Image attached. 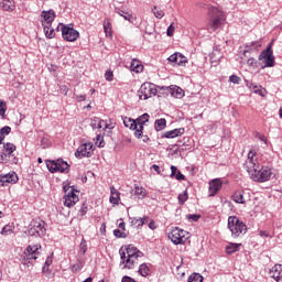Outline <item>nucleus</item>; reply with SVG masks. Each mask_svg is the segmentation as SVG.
<instances>
[{"label":"nucleus","mask_w":282,"mask_h":282,"mask_svg":"<svg viewBox=\"0 0 282 282\" xmlns=\"http://www.w3.org/2000/svg\"><path fill=\"white\" fill-rule=\"evenodd\" d=\"M247 173H249L253 182L263 184V182H270L272 177V170L268 166H260L259 161H257V152L253 150L249 151L248 158L243 164Z\"/></svg>","instance_id":"nucleus-1"},{"label":"nucleus","mask_w":282,"mask_h":282,"mask_svg":"<svg viewBox=\"0 0 282 282\" xmlns=\"http://www.w3.org/2000/svg\"><path fill=\"white\" fill-rule=\"evenodd\" d=\"M119 254L121 259L120 265H123V270H133L138 265V259L144 257V253L133 247V245H129L124 249L121 248Z\"/></svg>","instance_id":"nucleus-2"},{"label":"nucleus","mask_w":282,"mask_h":282,"mask_svg":"<svg viewBox=\"0 0 282 282\" xmlns=\"http://www.w3.org/2000/svg\"><path fill=\"white\" fill-rule=\"evenodd\" d=\"M203 8L207 10V14L209 17V21L207 23L206 30L208 32H217V30L224 28V24L226 23V13L219 8L212 7L210 4H205Z\"/></svg>","instance_id":"nucleus-3"},{"label":"nucleus","mask_w":282,"mask_h":282,"mask_svg":"<svg viewBox=\"0 0 282 282\" xmlns=\"http://www.w3.org/2000/svg\"><path fill=\"white\" fill-rule=\"evenodd\" d=\"M228 228L231 232V237L237 238L248 232V226L241 221L237 216H229Z\"/></svg>","instance_id":"nucleus-4"},{"label":"nucleus","mask_w":282,"mask_h":282,"mask_svg":"<svg viewBox=\"0 0 282 282\" xmlns=\"http://www.w3.org/2000/svg\"><path fill=\"white\" fill-rule=\"evenodd\" d=\"M39 250H41V246L39 245L28 246L23 252L22 264L26 265V268H32V260H36L39 254H41Z\"/></svg>","instance_id":"nucleus-5"},{"label":"nucleus","mask_w":282,"mask_h":282,"mask_svg":"<svg viewBox=\"0 0 282 282\" xmlns=\"http://www.w3.org/2000/svg\"><path fill=\"white\" fill-rule=\"evenodd\" d=\"M167 237L169 239H171L174 246H180L186 243V240L191 237V234H188V231L186 230L175 227L174 229H172Z\"/></svg>","instance_id":"nucleus-6"},{"label":"nucleus","mask_w":282,"mask_h":282,"mask_svg":"<svg viewBox=\"0 0 282 282\" xmlns=\"http://www.w3.org/2000/svg\"><path fill=\"white\" fill-rule=\"evenodd\" d=\"M46 167L50 173H69V164H67L63 159H58L56 161L47 160Z\"/></svg>","instance_id":"nucleus-7"},{"label":"nucleus","mask_w":282,"mask_h":282,"mask_svg":"<svg viewBox=\"0 0 282 282\" xmlns=\"http://www.w3.org/2000/svg\"><path fill=\"white\" fill-rule=\"evenodd\" d=\"M58 30H61L64 41H68L69 43H74V41H77L78 36H80V33L75 30L74 26L59 23L57 26V32Z\"/></svg>","instance_id":"nucleus-8"},{"label":"nucleus","mask_w":282,"mask_h":282,"mask_svg":"<svg viewBox=\"0 0 282 282\" xmlns=\"http://www.w3.org/2000/svg\"><path fill=\"white\" fill-rule=\"evenodd\" d=\"M158 94V88L154 84L143 83L138 90V96L140 100H149V98H153Z\"/></svg>","instance_id":"nucleus-9"},{"label":"nucleus","mask_w":282,"mask_h":282,"mask_svg":"<svg viewBox=\"0 0 282 282\" xmlns=\"http://www.w3.org/2000/svg\"><path fill=\"white\" fill-rule=\"evenodd\" d=\"M45 221L43 220H32L29 226V235L31 237H45Z\"/></svg>","instance_id":"nucleus-10"},{"label":"nucleus","mask_w":282,"mask_h":282,"mask_svg":"<svg viewBox=\"0 0 282 282\" xmlns=\"http://www.w3.org/2000/svg\"><path fill=\"white\" fill-rule=\"evenodd\" d=\"M259 61H263L264 67H274V54L272 53V42L259 55Z\"/></svg>","instance_id":"nucleus-11"},{"label":"nucleus","mask_w":282,"mask_h":282,"mask_svg":"<svg viewBox=\"0 0 282 282\" xmlns=\"http://www.w3.org/2000/svg\"><path fill=\"white\" fill-rule=\"evenodd\" d=\"M65 195H64V206L67 208H72V206H76L78 203V195L74 192V188H67L64 186Z\"/></svg>","instance_id":"nucleus-12"},{"label":"nucleus","mask_w":282,"mask_h":282,"mask_svg":"<svg viewBox=\"0 0 282 282\" xmlns=\"http://www.w3.org/2000/svg\"><path fill=\"white\" fill-rule=\"evenodd\" d=\"M149 118H150L149 113H143L142 116H140L139 118L135 119L137 130L134 131V135L139 140H140V138H142V133L144 131V124H147V122H149Z\"/></svg>","instance_id":"nucleus-13"},{"label":"nucleus","mask_w":282,"mask_h":282,"mask_svg":"<svg viewBox=\"0 0 282 282\" xmlns=\"http://www.w3.org/2000/svg\"><path fill=\"white\" fill-rule=\"evenodd\" d=\"M94 143H83L75 152L76 158H91Z\"/></svg>","instance_id":"nucleus-14"},{"label":"nucleus","mask_w":282,"mask_h":282,"mask_svg":"<svg viewBox=\"0 0 282 282\" xmlns=\"http://www.w3.org/2000/svg\"><path fill=\"white\" fill-rule=\"evenodd\" d=\"M209 187H208V196L215 197L217 193L221 191V186H224V182L221 178H214L209 181Z\"/></svg>","instance_id":"nucleus-15"},{"label":"nucleus","mask_w":282,"mask_h":282,"mask_svg":"<svg viewBox=\"0 0 282 282\" xmlns=\"http://www.w3.org/2000/svg\"><path fill=\"white\" fill-rule=\"evenodd\" d=\"M19 176L12 172L9 174L0 175V186H8L9 184H17Z\"/></svg>","instance_id":"nucleus-16"},{"label":"nucleus","mask_w":282,"mask_h":282,"mask_svg":"<svg viewBox=\"0 0 282 282\" xmlns=\"http://www.w3.org/2000/svg\"><path fill=\"white\" fill-rule=\"evenodd\" d=\"M42 25L45 28V25H52L54 23V19H56V12L54 10L48 11H42Z\"/></svg>","instance_id":"nucleus-17"},{"label":"nucleus","mask_w":282,"mask_h":282,"mask_svg":"<svg viewBox=\"0 0 282 282\" xmlns=\"http://www.w3.org/2000/svg\"><path fill=\"white\" fill-rule=\"evenodd\" d=\"M271 279L276 282H282V265L275 264L269 272Z\"/></svg>","instance_id":"nucleus-18"},{"label":"nucleus","mask_w":282,"mask_h":282,"mask_svg":"<svg viewBox=\"0 0 282 282\" xmlns=\"http://www.w3.org/2000/svg\"><path fill=\"white\" fill-rule=\"evenodd\" d=\"M90 127H91V129H109V124L107 123V121H105L98 117H94L91 119Z\"/></svg>","instance_id":"nucleus-19"},{"label":"nucleus","mask_w":282,"mask_h":282,"mask_svg":"<svg viewBox=\"0 0 282 282\" xmlns=\"http://www.w3.org/2000/svg\"><path fill=\"white\" fill-rule=\"evenodd\" d=\"M261 45H262L261 40L247 44L246 50L243 51V56H248V53L253 51L259 52V48L261 47Z\"/></svg>","instance_id":"nucleus-20"},{"label":"nucleus","mask_w":282,"mask_h":282,"mask_svg":"<svg viewBox=\"0 0 282 282\" xmlns=\"http://www.w3.org/2000/svg\"><path fill=\"white\" fill-rule=\"evenodd\" d=\"M173 98H184V90L178 86L166 87Z\"/></svg>","instance_id":"nucleus-21"},{"label":"nucleus","mask_w":282,"mask_h":282,"mask_svg":"<svg viewBox=\"0 0 282 282\" xmlns=\"http://www.w3.org/2000/svg\"><path fill=\"white\" fill-rule=\"evenodd\" d=\"M0 8L6 10V12H13L15 8L14 0H0Z\"/></svg>","instance_id":"nucleus-22"},{"label":"nucleus","mask_w":282,"mask_h":282,"mask_svg":"<svg viewBox=\"0 0 282 282\" xmlns=\"http://www.w3.org/2000/svg\"><path fill=\"white\" fill-rule=\"evenodd\" d=\"M180 135H184V128L174 129L171 131H166L164 133V138H167V139L177 138Z\"/></svg>","instance_id":"nucleus-23"},{"label":"nucleus","mask_w":282,"mask_h":282,"mask_svg":"<svg viewBox=\"0 0 282 282\" xmlns=\"http://www.w3.org/2000/svg\"><path fill=\"white\" fill-rule=\"evenodd\" d=\"M111 195H110V204H119L120 203V192L116 189L115 187L110 188Z\"/></svg>","instance_id":"nucleus-24"},{"label":"nucleus","mask_w":282,"mask_h":282,"mask_svg":"<svg viewBox=\"0 0 282 282\" xmlns=\"http://www.w3.org/2000/svg\"><path fill=\"white\" fill-rule=\"evenodd\" d=\"M130 67L132 72H135V74H140V72H143L144 69V66L138 59H132Z\"/></svg>","instance_id":"nucleus-25"},{"label":"nucleus","mask_w":282,"mask_h":282,"mask_svg":"<svg viewBox=\"0 0 282 282\" xmlns=\"http://www.w3.org/2000/svg\"><path fill=\"white\" fill-rule=\"evenodd\" d=\"M131 195H137L138 197H147V189L144 187L134 185V188L131 191Z\"/></svg>","instance_id":"nucleus-26"},{"label":"nucleus","mask_w":282,"mask_h":282,"mask_svg":"<svg viewBox=\"0 0 282 282\" xmlns=\"http://www.w3.org/2000/svg\"><path fill=\"white\" fill-rule=\"evenodd\" d=\"M123 124L128 129H132L133 131H138V124H137L135 120H133L131 118H127V117L123 118Z\"/></svg>","instance_id":"nucleus-27"},{"label":"nucleus","mask_w":282,"mask_h":282,"mask_svg":"<svg viewBox=\"0 0 282 282\" xmlns=\"http://www.w3.org/2000/svg\"><path fill=\"white\" fill-rule=\"evenodd\" d=\"M239 248H241V243L230 242L226 247V252H227V254H235V252H239Z\"/></svg>","instance_id":"nucleus-28"},{"label":"nucleus","mask_w":282,"mask_h":282,"mask_svg":"<svg viewBox=\"0 0 282 282\" xmlns=\"http://www.w3.org/2000/svg\"><path fill=\"white\" fill-rule=\"evenodd\" d=\"M154 129L155 131H164V129H166V119L162 118V119L155 120Z\"/></svg>","instance_id":"nucleus-29"},{"label":"nucleus","mask_w":282,"mask_h":282,"mask_svg":"<svg viewBox=\"0 0 282 282\" xmlns=\"http://www.w3.org/2000/svg\"><path fill=\"white\" fill-rule=\"evenodd\" d=\"M3 149L6 151L3 153H7V155L10 158V155L17 151V145H14V143L8 142L3 144Z\"/></svg>","instance_id":"nucleus-30"},{"label":"nucleus","mask_w":282,"mask_h":282,"mask_svg":"<svg viewBox=\"0 0 282 282\" xmlns=\"http://www.w3.org/2000/svg\"><path fill=\"white\" fill-rule=\"evenodd\" d=\"M232 199L236 204H246V198H243V192L241 191L235 192Z\"/></svg>","instance_id":"nucleus-31"},{"label":"nucleus","mask_w":282,"mask_h":282,"mask_svg":"<svg viewBox=\"0 0 282 282\" xmlns=\"http://www.w3.org/2000/svg\"><path fill=\"white\" fill-rule=\"evenodd\" d=\"M116 13L119 14V17H122L126 21H131L133 19V14L122 9H116Z\"/></svg>","instance_id":"nucleus-32"},{"label":"nucleus","mask_w":282,"mask_h":282,"mask_svg":"<svg viewBox=\"0 0 282 282\" xmlns=\"http://www.w3.org/2000/svg\"><path fill=\"white\" fill-rule=\"evenodd\" d=\"M44 33L46 39H54L56 36V32L52 29V25H44Z\"/></svg>","instance_id":"nucleus-33"},{"label":"nucleus","mask_w":282,"mask_h":282,"mask_svg":"<svg viewBox=\"0 0 282 282\" xmlns=\"http://www.w3.org/2000/svg\"><path fill=\"white\" fill-rule=\"evenodd\" d=\"M149 272H151V270L149 269V265L147 263H142L139 267V274L141 276H149Z\"/></svg>","instance_id":"nucleus-34"},{"label":"nucleus","mask_w":282,"mask_h":282,"mask_svg":"<svg viewBox=\"0 0 282 282\" xmlns=\"http://www.w3.org/2000/svg\"><path fill=\"white\" fill-rule=\"evenodd\" d=\"M187 282H204V276L199 273H193L189 275Z\"/></svg>","instance_id":"nucleus-35"},{"label":"nucleus","mask_w":282,"mask_h":282,"mask_svg":"<svg viewBox=\"0 0 282 282\" xmlns=\"http://www.w3.org/2000/svg\"><path fill=\"white\" fill-rule=\"evenodd\" d=\"M152 12L155 19H164V11H162L161 9H158L156 6L153 7Z\"/></svg>","instance_id":"nucleus-36"},{"label":"nucleus","mask_w":282,"mask_h":282,"mask_svg":"<svg viewBox=\"0 0 282 282\" xmlns=\"http://www.w3.org/2000/svg\"><path fill=\"white\" fill-rule=\"evenodd\" d=\"M104 31L106 36H111V22H109V20L104 22Z\"/></svg>","instance_id":"nucleus-37"},{"label":"nucleus","mask_w":282,"mask_h":282,"mask_svg":"<svg viewBox=\"0 0 282 282\" xmlns=\"http://www.w3.org/2000/svg\"><path fill=\"white\" fill-rule=\"evenodd\" d=\"M130 224L131 226H134L135 228H142V224L143 221L141 220V218H130Z\"/></svg>","instance_id":"nucleus-38"},{"label":"nucleus","mask_w":282,"mask_h":282,"mask_svg":"<svg viewBox=\"0 0 282 282\" xmlns=\"http://www.w3.org/2000/svg\"><path fill=\"white\" fill-rule=\"evenodd\" d=\"M6 111H8V105L6 101L0 99V116L1 118H6Z\"/></svg>","instance_id":"nucleus-39"},{"label":"nucleus","mask_w":282,"mask_h":282,"mask_svg":"<svg viewBox=\"0 0 282 282\" xmlns=\"http://www.w3.org/2000/svg\"><path fill=\"white\" fill-rule=\"evenodd\" d=\"M113 235L115 237H117L118 239H127V237H129V235L124 231H121L120 229H115L113 230Z\"/></svg>","instance_id":"nucleus-40"},{"label":"nucleus","mask_w":282,"mask_h":282,"mask_svg":"<svg viewBox=\"0 0 282 282\" xmlns=\"http://www.w3.org/2000/svg\"><path fill=\"white\" fill-rule=\"evenodd\" d=\"M185 63H188V59L182 53H178L176 65H184Z\"/></svg>","instance_id":"nucleus-41"},{"label":"nucleus","mask_w":282,"mask_h":282,"mask_svg":"<svg viewBox=\"0 0 282 282\" xmlns=\"http://www.w3.org/2000/svg\"><path fill=\"white\" fill-rule=\"evenodd\" d=\"M79 250L82 254H85L87 252V241L85 239H82Z\"/></svg>","instance_id":"nucleus-42"},{"label":"nucleus","mask_w":282,"mask_h":282,"mask_svg":"<svg viewBox=\"0 0 282 282\" xmlns=\"http://www.w3.org/2000/svg\"><path fill=\"white\" fill-rule=\"evenodd\" d=\"M12 131V128H10V126H4L0 129V133L2 135H10V132Z\"/></svg>","instance_id":"nucleus-43"},{"label":"nucleus","mask_w":282,"mask_h":282,"mask_svg":"<svg viewBox=\"0 0 282 282\" xmlns=\"http://www.w3.org/2000/svg\"><path fill=\"white\" fill-rule=\"evenodd\" d=\"M246 86H247L249 89H253L254 94H258V91H259V90H257V89H258V86H257L254 83H252V82H250V80H247V82H246Z\"/></svg>","instance_id":"nucleus-44"},{"label":"nucleus","mask_w":282,"mask_h":282,"mask_svg":"<svg viewBox=\"0 0 282 282\" xmlns=\"http://www.w3.org/2000/svg\"><path fill=\"white\" fill-rule=\"evenodd\" d=\"M186 199H188V192H184L183 194L178 195V202L180 204H184V202H186Z\"/></svg>","instance_id":"nucleus-45"},{"label":"nucleus","mask_w":282,"mask_h":282,"mask_svg":"<svg viewBox=\"0 0 282 282\" xmlns=\"http://www.w3.org/2000/svg\"><path fill=\"white\" fill-rule=\"evenodd\" d=\"M1 235H6V236L12 235V228H10L9 225H6V226L2 228V230H1Z\"/></svg>","instance_id":"nucleus-46"},{"label":"nucleus","mask_w":282,"mask_h":282,"mask_svg":"<svg viewBox=\"0 0 282 282\" xmlns=\"http://www.w3.org/2000/svg\"><path fill=\"white\" fill-rule=\"evenodd\" d=\"M229 80H230V83H234V85H239V83L241 82V78L237 75H231L229 77Z\"/></svg>","instance_id":"nucleus-47"},{"label":"nucleus","mask_w":282,"mask_h":282,"mask_svg":"<svg viewBox=\"0 0 282 282\" xmlns=\"http://www.w3.org/2000/svg\"><path fill=\"white\" fill-rule=\"evenodd\" d=\"M96 144H97V147H99V149H102V147H105V141L102 140V137H100V134H98L97 137H96Z\"/></svg>","instance_id":"nucleus-48"},{"label":"nucleus","mask_w":282,"mask_h":282,"mask_svg":"<svg viewBox=\"0 0 282 282\" xmlns=\"http://www.w3.org/2000/svg\"><path fill=\"white\" fill-rule=\"evenodd\" d=\"M105 78H106V80H108V83H111V80H113V72H111V70L106 72Z\"/></svg>","instance_id":"nucleus-49"},{"label":"nucleus","mask_w":282,"mask_h":282,"mask_svg":"<svg viewBox=\"0 0 282 282\" xmlns=\"http://www.w3.org/2000/svg\"><path fill=\"white\" fill-rule=\"evenodd\" d=\"M177 59H178V53H174L172 54L167 61H170V63H175L177 65Z\"/></svg>","instance_id":"nucleus-50"},{"label":"nucleus","mask_w":282,"mask_h":282,"mask_svg":"<svg viewBox=\"0 0 282 282\" xmlns=\"http://www.w3.org/2000/svg\"><path fill=\"white\" fill-rule=\"evenodd\" d=\"M8 158H10L8 153L2 152L0 154V164H6V162H8Z\"/></svg>","instance_id":"nucleus-51"},{"label":"nucleus","mask_w":282,"mask_h":282,"mask_svg":"<svg viewBox=\"0 0 282 282\" xmlns=\"http://www.w3.org/2000/svg\"><path fill=\"white\" fill-rule=\"evenodd\" d=\"M247 65L249 67H257V59H254V57H251L247 61Z\"/></svg>","instance_id":"nucleus-52"},{"label":"nucleus","mask_w":282,"mask_h":282,"mask_svg":"<svg viewBox=\"0 0 282 282\" xmlns=\"http://www.w3.org/2000/svg\"><path fill=\"white\" fill-rule=\"evenodd\" d=\"M175 33V26H173V23L167 28L166 34L167 36H173Z\"/></svg>","instance_id":"nucleus-53"},{"label":"nucleus","mask_w":282,"mask_h":282,"mask_svg":"<svg viewBox=\"0 0 282 282\" xmlns=\"http://www.w3.org/2000/svg\"><path fill=\"white\" fill-rule=\"evenodd\" d=\"M75 98L78 102H83L87 99V95H75Z\"/></svg>","instance_id":"nucleus-54"},{"label":"nucleus","mask_w":282,"mask_h":282,"mask_svg":"<svg viewBox=\"0 0 282 282\" xmlns=\"http://www.w3.org/2000/svg\"><path fill=\"white\" fill-rule=\"evenodd\" d=\"M199 215L197 214H193L188 216V219H192V221H199Z\"/></svg>","instance_id":"nucleus-55"},{"label":"nucleus","mask_w":282,"mask_h":282,"mask_svg":"<svg viewBox=\"0 0 282 282\" xmlns=\"http://www.w3.org/2000/svg\"><path fill=\"white\" fill-rule=\"evenodd\" d=\"M176 180H178V181H181V180H186V176H184V174H182V172H177V174H176Z\"/></svg>","instance_id":"nucleus-56"},{"label":"nucleus","mask_w":282,"mask_h":282,"mask_svg":"<svg viewBox=\"0 0 282 282\" xmlns=\"http://www.w3.org/2000/svg\"><path fill=\"white\" fill-rule=\"evenodd\" d=\"M171 171H172L171 177H175V173H177V167H175V165H172Z\"/></svg>","instance_id":"nucleus-57"},{"label":"nucleus","mask_w":282,"mask_h":282,"mask_svg":"<svg viewBox=\"0 0 282 282\" xmlns=\"http://www.w3.org/2000/svg\"><path fill=\"white\" fill-rule=\"evenodd\" d=\"M150 230H155L158 227L155 226V221L151 220L149 224Z\"/></svg>","instance_id":"nucleus-58"},{"label":"nucleus","mask_w":282,"mask_h":282,"mask_svg":"<svg viewBox=\"0 0 282 282\" xmlns=\"http://www.w3.org/2000/svg\"><path fill=\"white\" fill-rule=\"evenodd\" d=\"M100 232H102L105 235V232H107V224H102L100 227Z\"/></svg>","instance_id":"nucleus-59"},{"label":"nucleus","mask_w":282,"mask_h":282,"mask_svg":"<svg viewBox=\"0 0 282 282\" xmlns=\"http://www.w3.org/2000/svg\"><path fill=\"white\" fill-rule=\"evenodd\" d=\"M79 213H80V216H82V217L85 216V215H87V207H83V208L79 210Z\"/></svg>","instance_id":"nucleus-60"},{"label":"nucleus","mask_w":282,"mask_h":282,"mask_svg":"<svg viewBox=\"0 0 282 282\" xmlns=\"http://www.w3.org/2000/svg\"><path fill=\"white\" fill-rule=\"evenodd\" d=\"M260 237H270V232L261 230Z\"/></svg>","instance_id":"nucleus-61"},{"label":"nucleus","mask_w":282,"mask_h":282,"mask_svg":"<svg viewBox=\"0 0 282 282\" xmlns=\"http://www.w3.org/2000/svg\"><path fill=\"white\" fill-rule=\"evenodd\" d=\"M119 228H120L121 230H123V232H124V230H127V229H126V224H124V221H121V223L119 224Z\"/></svg>","instance_id":"nucleus-62"},{"label":"nucleus","mask_w":282,"mask_h":282,"mask_svg":"<svg viewBox=\"0 0 282 282\" xmlns=\"http://www.w3.org/2000/svg\"><path fill=\"white\" fill-rule=\"evenodd\" d=\"M153 171H155L156 173H160V165H152Z\"/></svg>","instance_id":"nucleus-63"},{"label":"nucleus","mask_w":282,"mask_h":282,"mask_svg":"<svg viewBox=\"0 0 282 282\" xmlns=\"http://www.w3.org/2000/svg\"><path fill=\"white\" fill-rule=\"evenodd\" d=\"M141 221H143L142 226H144V224H149V217L141 218Z\"/></svg>","instance_id":"nucleus-64"}]
</instances>
